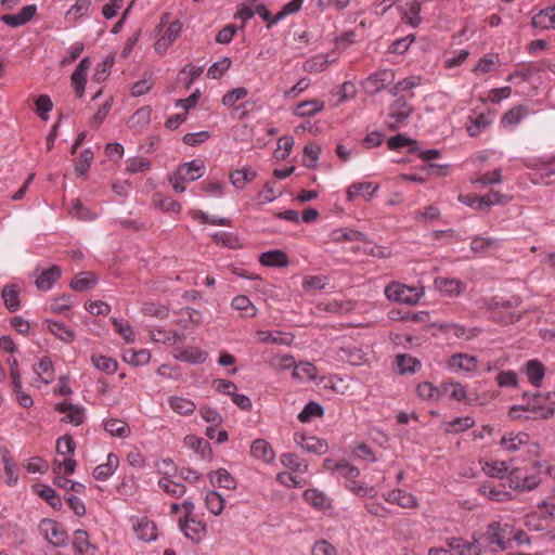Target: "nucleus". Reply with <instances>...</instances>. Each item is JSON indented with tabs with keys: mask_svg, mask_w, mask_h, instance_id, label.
Wrapping results in <instances>:
<instances>
[{
	"mask_svg": "<svg viewBox=\"0 0 555 555\" xmlns=\"http://www.w3.org/2000/svg\"><path fill=\"white\" fill-rule=\"evenodd\" d=\"M337 472L341 478L345 479V487L352 494L359 498L373 499L377 495V489L375 486H370L365 482L359 481L360 470L349 465L348 463L335 464Z\"/></svg>",
	"mask_w": 555,
	"mask_h": 555,
	"instance_id": "nucleus-1",
	"label": "nucleus"
},
{
	"mask_svg": "<svg viewBox=\"0 0 555 555\" xmlns=\"http://www.w3.org/2000/svg\"><path fill=\"white\" fill-rule=\"evenodd\" d=\"M424 294L423 286H410L399 282H391L385 287L387 299L404 305H416Z\"/></svg>",
	"mask_w": 555,
	"mask_h": 555,
	"instance_id": "nucleus-2",
	"label": "nucleus"
},
{
	"mask_svg": "<svg viewBox=\"0 0 555 555\" xmlns=\"http://www.w3.org/2000/svg\"><path fill=\"white\" fill-rule=\"evenodd\" d=\"M43 539L55 547L66 545L68 535L63 526L56 520L43 518L38 526Z\"/></svg>",
	"mask_w": 555,
	"mask_h": 555,
	"instance_id": "nucleus-3",
	"label": "nucleus"
},
{
	"mask_svg": "<svg viewBox=\"0 0 555 555\" xmlns=\"http://www.w3.org/2000/svg\"><path fill=\"white\" fill-rule=\"evenodd\" d=\"M412 111V106L406 101L402 99L396 100L388 108L385 121L388 129L396 130L400 128L410 117Z\"/></svg>",
	"mask_w": 555,
	"mask_h": 555,
	"instance_id": "nucleus-4",
	"label": "nucleus"
},
{
	"mask_svg": "<svg viewBox=\"0 0 555 555\" xmlns=\"http://www.w3.org/2000/svg\"><path fill=\"white\" fill-rule=\"evenodd\" d=\"M393 79L395 73L391 69H379L362 82V88L367 94H376L390 85Z\"/></svg>",
	"mask_w": 555,
	"mask_h": 555,
	"instance_id": "nucleus-5",
	"label": "nucleus"
},
{
	"mask_svg": "<svg viewBox=\"0 0 555 555\" xmlns=\"http://www.w3.org/2000/svg\"><path fill=\"white\" fill-rule=\"evenodd\" d=\"M446 545L451 555H480L481 546L476 538L472 541L464 540L461 537L446 538Z\"/></svg>",
	"mask_w": 555,
	"mask_h": 555,
	"instance_id": "nucleus-6",
	"label": "nucleus"
},
{
	"mask_svg": "<svg viewBox=\"0 0 555 555\" xmlns=\"http://www.w3.org/2000/svg\"><path fill=\"white\" fill-rule=\"evenodd\" d=\"M528 409L542 418L550 417L555 411V392L550 391L545 395H534L532 399L528 401Z\"/></svg>",
	"mask_w": 555,
	"mask_h": 555,
	"instance_id": "nucleus-7",
	"label": "nucleus"
},
{
	"mask_svg": "<svg viewBox=\"0 0 555 555\" xmlns=\"http://www.w3.org/2000/svg\"><path fill=\"white\" fill-rule=\"evenodd\" d=\"M448 367L454 373H472L478 367V360L468 353H454L448 359Z\"/></svg>",
	"mask_w": 555,
	"mask_h": 555,
	"instance_id": "nucleus-8",
	"label": "nucleus"
},
{
	"mask_svg": "<svg viewBox=\"0 0 555 555\" xmlns=\"http://www.w3.org/2000/svg\"><path fill=\"white\" fill-rule=\"evenodd\" d=\"M91 67V59L89 56L80 60L79 64L72 74L70 82L77 98H82L85 94L87 77Z\"/></svg>",
	"mask_w": 555,
	"mask_h": 555,
	"instance_id": "nucleus-9",
	"label": "nucleus"
},
{
	"mask_svg": "<svg viewBox=\"0 0 555 555\" xmlns=\"http://www.w3.org/2000/svg\"><path fill=\"white\" fill-rule=\"evenodd\" d=\"M132 528L139 540L152 542L157 539V527L147 517H132Z\"/></svg>",
	"mask_w": 555,
	"mask_h": 555,
	"instance_id": "nucleus-10",
	"label": "nucleus"
},
{
	"mask_svg": "<svg viewBox=\"0 0 555 555\" xmlns=\"http://www.w3.org/2000/svg\"><path fill=\"white\" fill-rule=\"evenodd\" d=\"M72 547L75 555H95L98 545L90 541L89 533L83 529H77L73 533Z\"/></svg>",
	"mask_w": 555,
	"mask_h": 555,
	"instance_id": "nucleus-11",
	"label": "nucleus"
},
{
	"mask_svg": "<svg viewBox=\"0 0 555 555\" xmlns=\"http://www.w3.org/2000/svg\"><path fill=\"white\" fill-rule=\"evenodd\" d=\"M294 441L308 453L324 454L327 451L325 440L314 436H308L304 433H296L294 435Z\"/></svg>",
	"mask_w": 555,
	"mask_h": 555,
	"instance_id": "nucleus-12",
	"label": "nucleus"
},
{
	"mask_svg": "<svg viewBox=\"0 0 555 555\" xmlns=\"http://www.w3.org/2000/svg\"><path fill=\"white\" fill-rule=\"evenodd\" d=\"M378 190V183L354 182L348 188L346 196L349 202H353L359 196H362L366 202H370L374 198Z\"/></svg>",
	"mask_w": 555,
	"mask_h": 555,
	"instance_id": "nucleus-13",
	"label": "nucleus"
},
{
	"mask_svg": "<svg viewBox=\"0 0 555 555\" xmlns=\"http://www.w3.org/2000/svg\"><path fill=\"white\" fill-rule=\"evenodd\" d=\"M42 325L49 333L65 344H70L76 339V332L61 321L46 319Z\"/></svg>",
	"mask_w": 555,
	"mask_h": 555,
	"instance_id": "nucleus-14",
	"label": "nucleus"
},
{
	"mask_svg": "<svg viewBox=\"0 0 555 555\" xmlns=\"http://www.w3.org/2000/svg\"><path fill=\"white\" fill-rule=\"evenodd\" d=\"M541 483L538 475H522L520 470L515 469L509 478V487L517 491H532Z\"/></svg>",
	"mask_w": 555,
	"mask_h": 555,
	"instance_id": "nucleus-15",
	"label": "nucleus"
},
{
	"mask_svg": "<svg viewBox=\"0 0 555 555\" xmlns=\"http://www.w3.org/2000/svg\"><path fill=\"white\" fill-rule=\"evenodd\" d=\"M384 500L389 504H397L402 508H415L418 501L415 495L402 489H393L383 494Z\"/></svg>",
	"mask_w": 555,
	"mask_h": 555,
	"instance_id": "nucleus-16",
	"label": "nucleus"
},
{
	"mask_svg": "<svg viewBox=\"0 0 555 555\" xmlns=\"http://www.w3.org/2000/svg\"><path fill=\"white\" fill-rule=\"evenodd\" d=\"M435 287L446 296H459L466 289L464 282L456 278L438 276L435 279Z\"/></svg>",
	"mask_w": 555,
	"mask_h": 555,
	"instance_id": "nucleus-17",
	"label": "nucleus"
},
{
	"mask_svg": "<svg viewBox=\"0 0 555 555\" xmlns=\"http://www.w3.org/2000/svg\"><path fill=\"white\" fill-rule=\"evenodd\" d=\"M180 529L188 539L194 542H199L206 533L205 525L192 516H185L184 520L180 521Z\"/></svg>",
	"mask_w": 555,
	"mask_h": 555,
	"instance_id": "nucleus-18",
	"label": "nucleus"
},
{
	"mask_svg": "<svg viewBox=\"0 0 555 555\" xmlns=\"http://www.w3.org/2000/svg\"><path fill=\"white\" fill-rule=\"evenodd\" d=\"M34 373L36 374V386L39 384L49 385L54 380L55 373L51 359L49 357H42L34 365Z\"/></svg>",
	"mask_w": 555,
	"mask_h": 555,
	"instance_id": "nucleus-19",
	"label": "nucleus"
},
{
	"mask_svg": "<svg viewBox=\"0 0 555 555\" xmlns=\"http://www.w3.org/2000/svg\"><path fill=\"white\" fill-rule=\"evenodd\" d=\"M37 5L28 4L16 14H5L1 16V21L10 27H20L27 24L36 14Z\"/></svg>",
	"mask_w": 555,
	"mask_h": 555,
	"instance_id": "nucleus-20",
	"label": "nucleus"
},
{
	"mask_svg": "<svg viewBox=\"0 0 555 555\" xmlns=\"http://www.w3.org/2000/svg\"><path fill=\"white\" fill-rule=\"evenodd\" d=\"M493 122V115L491 113H480L475 117H469L466 124V131L469 137H478L486 131Z\"/></svg>",
	"mask_w": 555,
	"mask_h": 555,
	"instance_id": "nucleus-21",
	"label": "nucleus"
},
{
	"mask_svg": "<svg viewBox=\"0 0 555 555\" xmlns=\"http://www.w3.org/2000/svg\"><path fill=\"white\" fill-rule=\"evenodd\" d=\"M55 410L65 414V421L73 424L74 426H79L85 421L83 406L70 402H62L56 404Z\"/></svg>",
	"mask_w": 555,
	"mask_h": 555,
	"instance_id": "nucleus-22",
	"label": "nucleus"
},
{
	"mask_svg": "<svg viewBox=\"0 0 555 555\" xmlns=\"http://www.w3.org/2000/svg\"><path fill=\"white\" fill-rule=\"evenodd\" d=\"M529 435L526 433H508L500 440L501 448L506 452H517L528 444Z\"/></svg>",
	"mask_w": 555,
	"mask_h": 555,
	"instance_id": "nucleus-23",
	"label": "nucleus"
},
{
	"mask_svg": "<svg viewBox=\"0 0 555 555\" xmlns=\"http://www.w3.org/2000/svg\"><path fill=\"white\" fill-rule=\"evenodd\" d=\"M250 454L253 457L260 460L264 463H273L275 460V452L271 444L264 439H256L250 446Z\"/></svg>",
	"mask_w": 555,
	"mask_h": 555,
	"instance_id": "nucleus-24",
	"label": "nucleus"
},
{
	"mask_svg": "<svg viewBox=\"0 0 555 555\" xmlns=\"http://www.w3.org/2000/svg\"><path fill=\"white\" fill-rule=\"evenodd\" d=\"M257 338L260 343H271L280 346H291L294 335L281 331H258Z\"/></svg>",
	"mask_w": 555,
	"mask_h": 555,
	"instance_id": "nucleus-25",
	"label": "nucleus"
},
{
	"mask_svg": "<svg viewBox=\"0 0 555 555\" xmlns=\"http://www.w3.org/2000/svg\"><path fill=\"white\" fill-rule=\"evenodd\" d=\"M531 25L540 30L555 29V5L540 10L533 15Z\"/></svg>",
	"mask_w": 555,
	"mask_h": 555,
	"instance_id": "nucleus-26",
	"label": "nucleus"
},
{
	"mask_svg": "<svg viewBox=\"0 0 555 555\" xmlns=\"http://www.w3.org/2000/svg\"><path fill=\"white\" fill-rule=\"evenodd\" d=\"M524 371L529 383L534 387H540L545 376L544 365L537 359L529 360L524 365Z\"/></svg>",
	"mask_w": 555,
	"mask_h": 555,
	"instance_id": "nucleus-27",
	"label": "nucleus"
},
{
	"mask_svg": "<svg viewBox=\"0 0 555 555\" xmlns=\"http://www.w3.org/2000/svg\"><path fill=\"white\" fill-rule=\"evenodd\" d=\"M61 276V269L57 266H51L44 269L36 279V286L38 289L47 292L50 291L55 282Z\"/></svg>",
	"mask_w": 555,
	"mask_h": 555,
	"instance_id": "nucleus-28",
	"label": "nucleus"
},
{
	"mask_svg": "<svg viewBox=\"0 0 555 555\" xmlns=\"http://www.w3.org/2000/svg\"><path fill=\"white\" fill-rule=\"evenodd\" d=\"M119 459L115 453H109L106 462L98 465L93 470V477L96 480L104 481L108 479L118 468Z\"/></svg>",
	"mask_w": 555,
	"mask_h": 555,
	"instance_id": "nucleus-29",
	"label": "nucleus"
},
{
	"mask_svg": "<svg viewBox=\"0 0 555 555\" xmlns=\"http://www.w3.org/2000/svg\"><path fill=\"white\" fill-rule=\"evenodd\" d=\"M324 106V102L319 99L302 101L294 107L293 114L297 117H311L322 112Z\"/></svg>",
	"mask_w": 555,
	"mask_h": 555,
	"instance_id": "nucleus-30",
	"label": "nucleus"
},
{
	"mask_svg": "<svg viewBox=\"0 0 555 555\" xmlns=\"http://www.w3.org/2000/svg\"><path fill=\"white\" fill-rule=\"evenodd\" d=\"M507 526H502L499 522H493L488 526L487 535L491 544H495L501 548L505 547L506 541L508 540Z\"/></svg>",
	"mask_w": 555,
	"mask_h": 555,
	"instance_id": "nucleus-31",
	"label": "nucleus"
},
{
	"mask_svg": "<svg viewBox=\"0 0 555 555\" xmlns=\"http://www.w3.org/2000/svg\"><path fill=\"white\" fill-rule=\"evenodd\" d=\"M259 261L266 267H286L289 263L286 254L280 249L262 253L259 257Z\"/></svg>",
	"mask_w": 555,
	"mask_h": 555,
	"instance_id": "nucleus-32",
	"label": "nucleus"
},
{
	"mask_svg": "<svg viewBox=\"0 0 555 555\" xmlns=\"http://www.w3.org/2000/svg\"><path fill=\"white\" fill-rule=\"evenodd\" d=\"M304 499L318 509H327L331 507V499L318 489H307L304 492Z\"/></svg>",
	"mask_w": 555,
	"mask_h": 555,
	"instance_id": "nucleus-33",
	"label": "nucleus"
},
{
	"mask_svg": "<svg viewBox=\"0 0 555 555\" xmlns=\"http://www.w3.org/2000/svg\"><path fill=\"white\" fill-rule=\"evenodd\" d=\"M500 66V57L498 54H486L479 61L473 68V73L477 76L485 75L491 72H494Z\"/></svg>",
	"mask_w": 555,
	"mask_h": 555,
	"instance_id": "nucleus-34",
	"label": "nucleus"
},
{
	"mask_svg": "<svg viewBox=\"0 0 555 555\" xmlns=\"http://www.w3.org/2000/svg\"><path fill=\"white\" fill-rule=\"evenodd\" d=\"M442 396L448 397L450 400L465 402L467 400V390L461 383L446 382L442 383Z\"/></svg>",
	"mask_w": 555,
	"mask_h": 555,
	"instance_id": "nucleus-35",
	"label": "nucleus"
},
{
	"mask_svg": "<svg viewBox=\"0 0 555 555\" xmlns=\"http://www.w3.org/2000/svg\"><path fill=\"white\" fill-rule=\"evenodd\" d=\"M169 406L180 415H191L196 410V404L184 397L171 396L168 398Z\"/></svg>",
	"mask_w": 555,
	"mask_h": 555,
	"instance_id": "nucleus-36",
	"label": "nucleus"
},
{
	"mask_svg": "<svg viewBox=\"0 0 555 555\" xmlns=\"http://www.w3.org/2000/svg\"><path fill=\"white\" fill-rule=\"evenodd\" d=\"M482 470L487 476L498 479H503L508 475L512 476L513 473L508 464L504 461L488 462L482 466Z\"/></svg>",
	"mask_w": 555,
	"mask_h": 555,
	"instance_id": "nucleus-37",
	"label": "nucleus"
},
{
	"mask_svg": "<svg viewBox=\"0 0 555 555\" xmlns=\"http://www.w3.org/2000/svg\"><path fill=\"white\" fill-rule=\"evenodd\" d=\"M178 169L189 181H196L203 177L205 166L202 160L194 159L180 165Z\"/></svg>",
	"mask_w": 555,
	"mask_h": 555,
	"instance_id": "nucleus-38",
	"label": "nucleus"
},
{
	"mask_svg": "<svg viewBox=\"0 0 555 555\" xmlns=\"http://www.w3.org/2000/svg\"><path fill=\"white\" fill-rule=\"evenodd\" d=\"M151 337L155 343H160L164 345H176L182 340L183 335L175 331H167L165 328L158 327L151 331Z\"/></svg>",
	"mask_w": 555,
	"mask_h": 555,
	"instance_id": "nucleus-39",
	"label": "nucleus"
},
{
	"mask_svg": "<svg viewBox=\"0 0 555 555\" xmlns=\"http://www.w3.org/2000/svg\"><path fill=\"white\" fill-rule=\"evenodd\" d=\"M151 120V109L150 107H141L139 108L128 120L129 127L135 131L141 132Z\"/></svg>",
	"mask_w": 555,
	"mask_h": 555,
	"instance_id": "nucleus-40",
	"label": "nucleus"
},
{
	"mask_svg": "<svg viewBox=\"0 0 555 555\" xmlns=\"http://www.w3.org/2000/svg\"><path fill=\"white\" fill-rule=\"evenodd\" d=\"M209 479L212 485L228 490L236 487L235 478L224 468L210 473Z\"/></svg>",
	"mask_w": 555,
	"mask_h": 555,
	"instance_id": "nucleus-41",
	"label": "nucleus"
},
{
	"mask_svg": "<svg viewBox=\"0 0 555 555\" xmlns=\"http://www.w3.org/2000/svg\"><path fill=\"white\" fill-rule=\"evenodd\" d=\"M257 173L255 170L248 167L236 169L230 175L231 183L238 190L245 188V185L256 178Z\"/></svg>",
	"mask_w": 555,
	"mask_h": 555,
	"instance_id": "nucleus-42",
	"label": "nucleus"
},
{
	"mask_svg": "<svg viewBox=\"0 0 555 555\" xmlns=\"http://www.w3.org/2000/svg\"><path fill=\"white\" fill-rule=\"evenodd\" d=\"M281 463L288 469L304 474L308 470L307 461L292 452L283 453L280 457Z\"/></svg>",
	"mask_w": 555,
	"mask_h": 555,
	"instance_id": "nucleus-43",
	"label": "nucleus"
},
{
	"mask_svg": "<svg viewBox=\"0 0 555 555\" xmlns=\"http://www.w3.org/2000/svg\"><path fill=\"white\" fill-rule=\"evenodd\" d=\"M2 462L5 474V483L10 487H13L18 482V472L17 466L9 451L3 453Z\"/></svg>",
	"mask_w": 555,
	"mask_h": 555,
	"instance_id": "nucleus-44",
	"label": "nucleus"
},
{
	"mask_svg": "<svg viewBox=\"0 0 555 555\" xmlns=\"http://www.w3.org/2000/svg\"><path fill=\"white\" fill-rule=\"evenodd\" d=\"M416 392L421 399L436 402L442 397V384L436 387L429 382H424L418 384Z\"/></svg>",
	"mask_w": 555,
	"mask_h": 555,
	"instance_id": "nucleus-45",
	"label": "nucleus"
},
{
	"mask_svg": "<svg viewBox=\"0 0 555 555\" xmlns=\"http://www.w3.org/2000/svg\"><path fill=\"white\" fill-rule=\"evenodd\" d=\"M104 429L113 437L127 438L131 430L129 425L121 420L111 418L104 424Z\"/></svg>",
	"mask_w": 555,
	"mask_h": 555,
	"instance_id": "nucleus-46",
	"label": "nucleus"
},
{
	"mask_svg": "<svg viewBox=\"0 0 555 555\" xmlns=\"http://www.w3.org/2000/svg\"><path fill=\"white\" fill-rule=\"evenodd\" d=\"M396 363L400 374L415 373L421 369L420 360L405 353L398 354Z\"/></svg>",
	"mask_w": 555,
	"mask_h": 555,
	"instance_id": "nucleus-47",
	"label": "nucleus"
},
{
	"mask_svg": "<svg viewBox=\"0 0 555 555\" xmlns=\"http://www.w3.org/2000/svg\"><path fill=\"white\" fill-rule=\"evenodd\" d=\"M124 360L133 366H143L150 362L151 352L147 349H129L125 351Z\"/></svg>",
	"mask_w": 555,
	"mask_h": 555,
	"instance_id": "nucleus-48",
	"label": "nucleus"
},
{
	"mask_svg": "<svg viewBox=\"0 0 555 555\" xmlns=\"http://www.w3.org/2000/svg\"><path fill=\"white\" fill-rule=\"evenodd\" d=\"M231 307L243 312V317L253 318L257 314V308L253 305L247 296L238 295L231 301Z\"/></svg>",
	"mask_w": 555,
	"mask_h": 555,
	"instance_id": "nucleus-49",
	"label": "nucleus"
},
{
	"mask_svg": "<svg viewBox=\"0 0 555 555\" xmlns=\"http://www.w3.org/2000/svg\"><path fill=\"white\" fill-rule=\"evenodd\" d=\"M318 370L315 365L310 362L295 363L292 376L301 380H314L317 378Z\"/></svg>",
	"mask_w": 555,
	"mask_h": 555,
	"instance_id": "nucleus-50",
	"label": "nucleus"
},
{
	"mask_svg": "<svg viewBox=\"0 0 555 555\" xmlns=\"http://www.w3.org/2000/svg\"><path fill=\"white\" fill-rule=\"evenodd\" d=\"M94 367L106 374H114L118 369V362L109 357L102 354H94L91 357Z\"/></svg>",
	"mask_w": 555,
	"mask_h": 555,
	"instance_id": "nucleus-51",
	"label": "nucleus"
},
{
	"mask_svg": "<svg viewBox=\"0 0 555 555\" xmlns=\"http://www.w3.org/2000/svg\"><path fill=\"white\" fill-rule=\"evenodd\" d=\"M479 492L486 498L496 502H504L511 499L509 492L499 489L490 482L481 485L479 487Z\"/></svg>",
	"mask_w": 555,
	"mask_h": 555,
	"instance_id": "nucleus-52",
	"label": "nucleus"
},
{
	"mask_svg": "<svg viewBox=\"0 0 555 555\" xmlns=\"http://www.w3.org/2000/svg\"><path fill=\"white\" fill-rule=\"evenodd\" d=\"M526 115L527 109L524 106L519 105L507 111L503 115L501 122L504 127H515L521 122Z\"/></svg>",
	"mask_w": 555,
	"mask_h": 555,
	"instance_id": "nucleus-53",
	"label": "nucleus"
},
{
	"mask_svg": "<svg viewBox=\"0 0 555 555\" xmlns=\"http://www.w3.org/2000/svg\"><path fill=\"white\" fill-rule=\"evenodd\" d=\"M68 212L73 218L80 221H93L98 218L95 212H92L89 208L85 207L78 199L72 203Z\"/></svg>",
	"mask_w": 555,
	"mask_h": 555,
	"instance_id": "nucleus-54",
	"label": "nucleus"
},
{
	"mask_svg": "<svg viewBox=\"0 0 555 555\" xmlns=\"http://www.w3.org/2000/svg\"><path fill=\"white\" fill-rule=\"evenodd\" d=\"M420 13L421 3L414 0L408 4L406 10L403 12L402 20L405 24L412 27H417L422 22Z\"/></svg>",
	"mask_w": 555,
	"mask_h": 555,
	"instance_id": "nucleus-55",
	"label": "nucleus"
},
{
	"mask_svg": "<svg viewBox=\"0 0 555 555\" xmlns=\"http://www.w3.org/2000/svg\"><path fill=\"white\" fill-rule=\"evenodd\" d=\"M159 488L173 498H180L185 493V486L171 480L169 477H162L158 481Z\"/></svg>",
	"mask_w": 555,
	"mask_h": 555,
	"instance_id": "nucleus-56",
	"label": "nucleus"
},
{
	"mask_svg": "<svg viewBox=\"0 0 555 555\" xmlns=\"http://www.w3.org/2000/svg\"><path fill=\"white\" fill-rule=\"evenodd\" d=\"M153 203L157 208L166 212L179 214L182 209V206L179 202L172 199L171 197L162 196L160 194H155L153 196Z\"/></svg>",
	"mask_w": 555,
	"mask_h": 555,
	"instance_id": "nucleus-57",
	"label": "nucleus"
},
{
	"mask_svg": "<svg viewBox=\"0 0 555 555\" xmlns=\"http://www.w3.org/2000/svg\"><path fill=\"white\" fill-rule=\"evenodd\" d=\"M475 425V421L470 416L456 417L446 423V430L450 434H459L467 430Z\"/></svg>",
	"mask_w": 555,
	"mask_h": 555,
	"instance_id": "nucleus-58",
	"label": "nucleus"
},
{
	"mask_svg": "<svg viewBox=\"0 0 555 555\" xmlns=\"http://www.w3.org/2000/svg\"><path fill=\"white\" fill-rule=\"evenodd\" d=\"M224 503V499L217 491H208L205 495L206 507L214 515H220L222 513Z\"/></svg>",
	"mask_w": 555,
	"mask_h": 555,
	"instance_id": "nucleus-59",
	"label": "nucleus"
},
{
	"mask_svg": "<svg viewBox=\"0 0 555 555\" xmlns=\"http://www.w3.org/2000/svg\"><path fill=\"white\" fill-rule=\"evenodd\" d=\"M502 180V171L500 168H496L491 172H486L480 177L473 179L472 183L476 186L486 188L492 184H500Z\"/></svg>",
	"mask_w": 555,
	"mask_h": 555,
	"instance_id": "nucleus-60",
	"label": "nucleus"
},
{
	"mask_svg": "<svg viewBox=\"0 0 555 555\" xmlns=\"http://www.w3.org/2000/svg\"><path fill=\"white\" fill-rule=\"evenodd\" d=\"M114 330L125 339L126 343H133L135 335L130 323L124 319H113Z\"/></svg>",
	"mask_w": 555,
	"mask_h": 555,
	"instance_id": "nucleus-61",
	"label": "nucleus"
},
{
	"mask_svg": "<svg viewBox=\"0 0 555 555\" xmlns=\"http://www.w3.org/2000/svg\"><path fill=\"white\" fill-rule=\"evenodd\" d=\"M387 145H388L389 150H391V151H399L403 147H410V151L413 152V151H415L416 141L400 133V134L390 137L387 141Z\"/></svg>",
	"mask_w": 555,
	"mask_h": 555,
	"instance_id": "nucleus-62",
	"label": "nucleus"
},
{
	"mask_svg": "<svg viewBox=\"0 0 555 555\" xmlns=\"http://www.w3.org/2000/svg\"><path fill=\"white\" fill-rule=\"evenodd\" d=\"M330 60L322 54L314 55L304 63V69L307 73H320L326 69Z\"/></svg>",
	"mask_w": 555,
	"mask_h": 555,
	"instance_id": "nucleus-63",
	"label": "nucleus"
},
{
	"mask_svg": "<svg viewBox=\"0 0 555 555\" xmlns=\"http://www.w3.org/2000/svg\"><path fill=\"white\" fill-rule=\"evenodd\" d=\"M324 413V409L321 404L310 401L308 402L302 411L298 414V420L302 423L309 422L313 417H320Z\"/></svg>",
	"mask_w": 555,
	"mask_h": 555,
	"instance_id": "nucleus-64",
	"label": "nucleus"
}]
</instances>
